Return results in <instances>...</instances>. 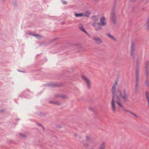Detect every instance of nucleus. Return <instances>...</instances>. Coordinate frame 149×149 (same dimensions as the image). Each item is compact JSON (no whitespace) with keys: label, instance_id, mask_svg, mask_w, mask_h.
I'll use <instances>...</instances> for the list:
<instances>
[{"label":"nucleus","instance_id":"7c9ffc66","mask_svg":"<svg viewBox=\"0 0 149 149\" xmlns=\"http://www.w3.org/2000/svg\"><path fill=\"white\" fill-rule=\"evenodd\" d=\"M5 112V110L4 109H2L0 111V112L1 113H4Z\"/></svg>","mask_w":149,"mask_h":149},{"label":"nucleus","instance_id":"473e14b6","mask_svg":"<svg viewBox=\"0 0 149 149\" xmlns=\"http://www.w3.org/2000/svg\"><path fill=\"white\" fill-rule=\"evenodd\" d=\"M36 34H34V33H29V34L30 35H32V36H34V35H35Z\"/></svg>","mask_w":149,"mask_h":149},{"label":"nucleus","instance_id":"a878e982","mask_svg":"<svg viewBox=\"0 0 149 149\" xmlns=\"http://www.w3.org/2000/svg\"><path fill=\"white\" fill-rule=\"evenodd\" d=\"M60 97L62 98H65L67 97V96L65 95H60Z\"/></svg>","mask_w":149,"mask_h":149},{"label":"nucleus","instance_id":"7ed1b4c3","mask_svg":"<svg viewBox=\"0 0 149 149\" xmlns=\"http://www.w3.org/2000/svg\"><path fill=\"white\" fill-rule=\"evenodd\" d=\"M91 19L92 20V26L95 28V29L96 31H99L100 29L101 28L100 27H98L97 22L99 20L100 17L98 15H95L91 17Z\"/></svg>","mask_w":149,"mask_h":149},{"label":"nucleus","instance_id":"9d476101","mask_svg":"<svg viewBox=\"0 0 149 149\" xmlns=\"http://www.w3.org/2000/svg\"><path fill=\"white\" fill-rule=\"evenodd\" d=\"M149 62L147 61L145 64V70L146 72V76H148L149 74Z\"/></svg>","mask_w":149,"mask_h":149},{"label":"nucleus","instance_id":"f257e3e1","mask_svg":"<svg viewBox=\"0 0 149 149\" xmlns=\"http://www.w3.org/2000/svg\"><path fill=\"white\" fill-rule=\"evenodd\" d=\"M118 84V81H116L111 89L112 97L111 105L112 110L114 112L116 111L115 102H116L120 107L123 108L121 103V99H122L125 102H127L129 100L125 89H123L122 91L119 88L116 90Z\"/></svg>","mask_w":149,"mask_h":149},{"label":"nucleus","instance_id":"412c9836","mask_svg":"<svg viewBox=\"0 0 149 149\" xmlns=\"http://www.w3.org/2000/svg\"><path fill=\"white\" fill-rule=\"evenodd\" d=\"M38 114L41 116H46V113L44 112H40Z\"/></svg>","mask_w":149,"mask_h":149},{"label":"nucleus","instance_id":"aec40b11","mask_svg":"<svg viewBox=\"0 0 149 149\" xmlns=\"http://www.w3.org/2000/svg\"><path fill=\"white\" fill-rule=\"evenodd\" d=\"M146 28L147 29H148L149 28V18H148V19L147 20L146 23Z\"/></svg>","mask_w":149,"mask_h":149},{"label":"nucleus","instance_id":"f8f14e48","mask_svg":"<svg viewBox=\"0 0 149 149\" xmlns=\"http://www.w3.org/2000/svg\"><path fill=\"white\" fill-rule=\"evenodd\" d=\"M106 143L105 142H103L100 144L98 149H106Z\"/></svg>","mask_w":149,"mask_h":149},{"label":"nucleus","instance_id":"20e7f679","mask_svg":"<svg viewBox=\"0 0 149 149\" xmlns=\"http://www.w3.org/2000/svg\"><path fill=\"white\" fill-rule=\"evenodd\" d=\"M91 136L90 135H86V136L85 140L82 141V143L85 147L87 148L89 147V143L91 142Z\"/></svg>","mask_w":149,"mask_h":149},{"label":"nucleus","instance_id":"ea45409f","mask_svg":"<svg viewBox=\"0 0 149 149\" xmlns=\"http://www.w3.org/2000/svg\"><path fill=\"white\" fill-rule=\"evenodd\" d=\"M14 5L15 6H16L17 5L16 2H15V3H14Z\"/></svg>","mask_w":149,"mask_h":149},{"label":"nucleus","instance_id":"1a4fd4ad","mask_svg":"<svg viewBox=\"0 0 149 149\" xmlns=\"http://www.w3.org/2000/svg\"><path fill=\"white\" fill-rule=\"evenodd\" d=\"M95 42L98 44H101L102 43V41L101 39L99 37L97 36H95L92 38Z\"/></svg>","mask_w":149,"mask_h":149},{"label":"nucleus","instance_id":"5701e85b","mask_svg":"<svg viewBox=\"0 0 149 149\" xmlns=\"http://www.w3.org/2000/svg\"><path fill=\"white\" fill-rule=\"evenodd\" d=\"M19 135L20 136H22V137L24 138H26V136L24 134L22 133H20L19 134Z\"/></svg>","mask_w":149,"mask_h":149},{"label":"nucleus","instance_id":"a19ab883","mask_svg":"<svg viewBox=\"0 0 149 149\" xmlns=\"http://www.w3.org/2000/svg\"><path fill=\"white\" fill-rule=\"evenodd\" d=\"M40 45H42V44H43V43H40Z\"/></svg>","mask_w":149,"mask_h":149},{"label":"nucleus","instance_id":"c85d7f7f","mask_svg":"<svg viewBox=\"0 0 149 149\" xmlns=\"http://www.w3.org/2000/svg\"><path fill=\"white\" fill-rule=\"evenodd\" d=\"M54 104H57L58 105H60L61 104V103L58 102H55Z\"/></svg>","mask_w":149,"mask_h":149},{"label":"nucleus","instance_id":"ddd939ff","mask_svg":"<svg viewBox=\"0 0 149 149\" xmlns=\"http://www.w3.org/2000/svg\"><path fill=\"white\" fill-rule=\"evenodd\" d=\"M79 29L81 31H83L87 35H88V33L84 29V26L82 24H79Z\"/></svg>","mask_w":149,"mask_h":149},{"label":"nucleus","instance_id":"4468645a","mask_svg":"<svg viewBox=\"0 0 149 149\" xmlns=\"http://www.w3.org/2000/svg\"><path fill=\"white\" fill-rule=\"evenodd\" d=\"M145 97L146 98L148 102V107H149V93L148 91H146L145 94Z\"/></svg>","mask_w":149,"mask_h":149},{"label":"nucleus","instance_id":"58836bf2","mask_svg":"<svg viewBox=\"0 0 149 149\" xmlns=\"http://www.w3.org/2000/svg\"><path fill=\"white\" fill-rule=\"evenodd\" d=\"M18 71H19V72H24V71H22L20 70H18Z\"/></svg>","mask_w":149,"mask_h":149},{"label":"nucleus","instance_id":"cd10ccee","mask_svg":"<svg viewBox=\"0 0 149 149\" xmlns=\"http://www.w3.org/2000/svg\"><path fill=\"white\" fill-rule=\"evenodd\" d=\"M56 127L58 129H61L62 128V126L61 125H56Z\"/></svg>","mask_w":149,"mask_h":149},{"label":"nucleus","instance_id":"e433bc0d","mask_svg":"<svg viewBox=\"0 0 149 149\" xmlns=\"http://www.w3.org/2000/svg\"><path fill=\"white\" fill-rule=\"evenodd\" d=\"M42 128H43V131H44V130H45V128H44V127H43V126H42Z\"/></svg>","mask_w":149,"mask_h":149},{"label":"nucleus","instance_id":"4c0bfd02","mask_svg":"<svg viewBox=\"0 0 149 149\" xmlns=\"http://www.w3.org/2000/svg\"><path fill=\"white\" fill-rule=\"evenodd\" d=\"M141 10L143 11H144L145 10V9L144 8H143Z\"/></svg>","mask_w":149,"mask_h":149},{"label":"nucleus","instance_id":"f3484780","mask_svg":"<svg viewBox=\"0 0 149 149\" xmlns=\"http://www.w3.org/2000/svg\"><path fill=\"white\" fill-rule=\"evenodd\" d=\"M107 35L108 36L110 37L111 39L113 40L114 41H116V39L112 36L109 33L107 34Z\"/></svg>","mask_w":149,"mask_h":149},{"label":"nucleus","instance_id":"39448f33","mask_svg":"<svg viewBox=\"0 0 149 149\" xmlns=\"http://www.w3.org/2000/svg\"><path fill=\"white\" fill-rule=\"evenodd\" d=\"M116 8V4L113 6L111 12V19L114 24H116V18L115 12Z\"/></svg>","mask_w":149,"mask_h":149},{"label":"nucleus","instance_id":"72a5a7b5","mask_svg":"<svg viewBox=\"0 0 149 149\" xmlns=\"http://www.w3.org/2000/svg\"><path fill=\"white\" fill-rule=\"evenodd\" d=\"M37 125H38V126H41V127H42V125L41 124H40V123H38V124H37Z\"/></svg>","mask_w":149,"mask_h":149},{"label":"nucleus","instance_id":"b1692460","mask_svg":"<svg viewBox=\"0 0 149 149\" xmlns=\"http://www.w3.org/2000/svg\"><path fill=\"white\" fill-rule=\"evenodd\" d=\"M145 83L146 85L147 86H148L149 85V82L147 79H146Z\"/></svg>","mask_w":149,"mask_h":149},{"label":"nucleus","instance_id":"6e6552de","mask_svg":"<svg viewBox=\"0 0 149 149\" xmlns=\"http://www.w3.org/2000/svg\"><path fill=\"white\" fill-rule=\"evenodd\" d=\"M135 45L134 42H132V43L131 47L130 54L133 58H134V52L135 50Z\"/></svg>","mask_w":149,"mask_h":149},{"label":"nucleus","instance_id":"dca6fc26","mask_svg":"<svg viewBox=\"0 0 149 149\" xmlns=\"http://www.w3.org/2000/svg\"><path fill=\"white\" fill-rule=\"evenodd\" d=\"M58 38H55L54 39H51L49 40L47 43V44H50L51 43H52L54 41L56 40Z\"/></svg>","mask_w":149,"mask_h":149},{"label":"nucleus","instance_id":"c756f323","mask_svg":"<svg viewBox=\"0 0 149 149\" xmlns=\"http://www.w3.org/2000/svg\"><path fill=\"white\" fill-rule=\"evenodd\" d=\"M61 1L64 4H67V2L65 1L62 0V1Z\"/></svg>","mask_w":149,"mask_h":149},{"label":"nucleus","instance_id":"2eb2a0df","mask_svg":"<svg viewBox=\"0 0 149 149\" xmlns=\"http://www.w3.org/2000/svg\"><path fill=\"white\" fill-rule=\"evenodd\" d=\"M75 16L77 17H81L84 16V14L83 13H75Z\"/></svg>","mask_w":149,"mask_h":149},{"label":"nucleus","instance_id":"f704fd0d","mask_svg":"<svg viewBox=\"0 0 149 149\" xmlns=\"http://www.w3.org/2000/svg\"><path fill=\"white\" fill-rule=\"evenodd\" d=\"M89 109H90V110H91L92 111H94V109L93 108H92V107H90L89 108Z\"/></svg>","mask_w":149,"mask_h":149},{"label":"nucleus","instance_id":"79ce46f5","mask_svg":"<svg viewBox=\"0 0 149 149\" xmlns=\"http://www.w3.org/2000/svg\"><path fill=\"white\" fill-rule=\"evenodd\" d=\"M74 136H77V134H74Z\"/></svg>","mask_w":149,"mask_h":149},{"label":"nucleus","instance_id":"423d86ee","mask_svg":"<svg viewBox=\"0 0 149 149\" xmlns=\"http://www.w3.org/2000/svg\"><path fill=\"white\" fill-rule=\"evenodd\" d=\"M98 27H100L101 29H100L99 31L101 30L102 29V26H105L106 25V22H105V19L104 17H101L100 19V22H97Z\"/></svg>","mask_w":149,"mask_h":149},{"label":"nucleus","instance_id":"f03ea898","mask_svg":"<svg viewBox=\"0 0 149 149\" xmlns=\"http://www.w3.org/2000/svg\"><path fill=\"white\" fill-rule=\"evenodd\" d=\"M139 68L138 65V62L137 61V66L135 72L136 77L135 91L136 92H137L139 88Z\"/></svg>","mask_w":149,"mask_h":149},{"label":"nucleus","instance_id":"c9c22d12","mask_svg":"<svg viewBox=\"0 0 149 149\" xmlns=\"http://www.w3.org/2000/svg\"><path fill=\"white\" fill-rule=\"evenodd\" d=\"M136 1V0H130V1L132 2H134Z\"/></svg>","mask_w":149,"mask_h":149},{"label":"nucleus","instance_id":"9b49d317","mask_svg":"<svg viewBox=\"0 0 149 149\" xmlns=\"http://www.w3.org/2000/svg\"><path fill=\"white\" fill-rule=\"evenodd\" d=\"M48 85L52 87H58L60 86L61 84L60 83H49L48 84Z\"/></svg>","mask_w":149,"mask_h":149},{"label":"nucleus","instance_id":"393cba45","mask_svg":"<svg viewBox=\"0 0 149 149\" xmlns=\"http://www.w3.org/2000/svg\"><path fill=\"white\" fill-rule=\"evenodd\" d=\"M130 114H131L132 115L136 118H138V116L135 113H133L131 111Z\"/></svg>","mask_w":149,"mask_h":149},{"label":"nucleus","instance_id":"a211bd4d","mask_svg":"<svg viewBox=\"0 0 149 149\" xmlns=\"http://www.w3.org/2000/svg\"><path fill=\"white\" fill-rule=\"evenodd\" d=\"M34 36L36 37L38 39H40L43 38V36L41 35L35 34L34 35Z\"/></svg>","mask_w":149,"mask_h":149},{"label":"nucleus","instance_id":"6ab92c4d","mask_svg":"<svg viewBox=\"0 0 149 149\" xmlns=\"http://www.w3.org/2000/svg\"><path fill=\"white\" fill-rule=\"evenodd\" d=\"M118 106H119L118 107L119 108H123V110L124 111H125V112H128L129 113H131V111H130V110H128V109H124V107L123 108L122 107H120L119 106V105H118ZM123 107H124L123 106Z\"/></svg>","mask_w":149,"mask_h":149},{"label":"nucleus","instance_id":"0eeeda50","mask_svg":"<svg viewBox=\"0 0 149 149\" xmlns=\"http://www.w3.org/2000/svg\"><path fill=\"white\" fill-rule=\"evenodd\" d=\"M82 78L86 83L88 88L90 89L91 88V82L90 80L85 76L83 75L82 76Z\"/></svg>","mask_w":149,"mask_h":149},{"label":"nucleus","instance_id":"2f4dec72","mask_svg":"<svg viewBox=\"0 0 149 149\" xmlns=\"http://www.w3.org/2000/svg\"><path fill=\"white\" fill-rule=\"evenodd\" d=\"M49 103H50L54 104L55 102H53L52 101H50Z\"/></svg>","mask_w":149,"mask_h":149},{"label":"nucleus","instance_id":"4be33fe9","mask_svg":"<svg viewBox=\"0 0 149 149\" xmlns=\"http://www.w3.org/2000/svg\"><path fill=\"white\" fill-rule=\"evenodd\" d=\"M90 14V13L88 11H87L86 12V14L85 15V16L88 17H89V15Z\"/></svg>","mask_w":149,"mask_h":149},{"label":"nucleus","instance_id":"bb28decb","mask_svg":"<svg viewBox=\"0 0 149 149\" xmlns=\"http://www.w3.org/2000/svg\"><path fill=\"white\" fill-rule=\"evenodd\" d=\"M60 95H59L58 94H55L54 95V97L56 98L60 97Z\"/></svg>","mask_w":149,"mask_h":149}]
</instances>
